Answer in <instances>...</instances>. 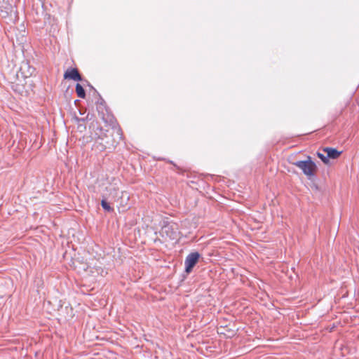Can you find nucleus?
<instances>
[{"mask_svg": "<svg viewBox=\"0 0 359 359\" xmlns=\"http://www.w3.org/2000/svg\"><path fill=\"white\" fill-rule=\"evenodd\" d=\"M114 183L103 182L102 183V189L98 190V193L101 196H107V198L115 199L118 196V187L117 180H114Z\"/></svg>", "mask_w": 359, "mask_h": 359, "instance_id": "nucleus-1", "label": "nucleus"}, {"mask_svg": "<svg viewBox=\"0 0 359 359\" xmlns=\"http://www.w3.org/2000/svg\"><path fill=\"white\" fill-rule=\"evenodd\" d=\"M293 165L301 169L303 173L307 177L313 176L316 170V163L309 156L306 161H298L293 163Z\"/></svg>", "mask_w": 359, "mask_h": 359, "instance_id": "nucleus-2", "label": "nucleus"}, {"mask_svg": "<svg viewBox=\"0 0 359 359\" xmlns=\"http://www.w3.org/2000/svg\"><path fill=\"white\" fill-rule=\"evenodd\" d=\"M162 234L165 235L168 238L174 240L177 238V227L175 223L167 222L161 229Z\"/></svg>", "mask_w": 359, "mask_h": 359, "instance_id": "nucleus-3", "label": "nucleus"}, {"mask_svg": "<svg viewBox=\"0 0 359 359\" xmlns=\"http://www.w3.org/2000/svg\"><path fill=\"white\" fill-rule=\"evenodd\" d=\"M200 256L198 252H191L187 256L184 261L185 271L187 273H190L192 271L193 268L198 262Z\"/></svg>", "mask_w": 359, "mask_h": 359, "instance_id": "nucleus-4", "label": "nucleus"}, {"mask_svg": "<svg viewBox=\"0 0 359 359\" xmlns=\"http://www.w3.org/2000/svg\"><path fill=\"white\" fill-rule=\"evenodd\" d=\"M65 79H71L74 81H81V76L76 69H71L67 71L64 74Z\"/></svg>", "mask_w": 359, "mask_h": 359, "instance_id": "nucleus-5", "label": "nucleus"}, {"mask_svg": "<svg viewBox=\"0 0 359 359\" xmlns=\"http://www.w3.org/2000/svg\"><path fill=\"white\" fill-rule=\"evenodd\" d=\"M323 152L327 154L329 158L336 159L341 154V151H339L334 148L325 147L323 149Z\"/></svg>", "mask_w": 359, "mask_h": 359, "instance_id": "nucleus-6", "label": "nucleus"}, {"mask_svg": "<svg viewBox=\"0 0 359 359\" xmlns=\"http://www.w3.org/2000/svg\"><path fill=\"white\" fill-rule=\"evenodd\" d=\"M102 199L101 201V205L102 207V208L107 211V212H111L113 210V209L111 208V206L109 205V204L107 202V196H103V197H102Z\"/></svg>", "mask_w": 359, "mask_h": 359, "instance_id": "nucleus-7", "label": "nucleus"}, {"mask_svg": "<svg viewBox=\"0 0 359 359\" xmlns=\"http://www.w3.org/2000/svg\"><path fill=\"white\" fill-rule=\"evenodd\" d=\"M76 92L78 97L80 98H84L86 97V92L82 86L79 83L76 85Z\"/></svg>", "mask_w": 359, "mask_h": 359, "instance_id": "nucleus-8", "label": "nucleus"}, {"mask_svg": "<svg viewBox=\"0 0 359 359\" xmlns=\"http://www.w3.org/2000/svg\"><path fill=\"white\" fill-rule=\"evenodd\" d=\"M104 109H105V102L102 97H100L97 102V109L99 113H102Z\"/></svg>", "mask_w": 359, "mask_h": 359, "instance_id": "nucleus-9", "label": "nucleus"}, {"mask_svg": "<svg viewBox=\"0 0 359 359\" xmlns=\"http://www.w3.org/2000/svg\"><path fill=\"white\" fill-rule=\"evenodd\" d=\"M317 156L319 158L321 159V161L325 163V164H328L330 161H329V158L327 155V154H323V153H320V152H318L317 153Z\"/></svg>", "mask_w": 359, "mask_h": 359, "instance_id": "nucleus-10", "label": "nucleus"}, {"mask_svg": "<svg viewBox=\"0 0 359 359\" xmlns=\"http://www.w3.org/2000/svg\"><path fill=\"white\" fill-rule=\"evenodd\" d=\"M114 131L117 133L118 135L120 136V138H121V133H120L121 130L119 128H118V129H115Z\"/></svg>", "mask_w": 359, "mask_h": 359, "instance_id": "nucleus-11", "label": "nucleus"}, {"mask_svg": "<svg viewBox=\"0 0 359 359\" xmlns=\"http://www.w3.org/2000/svg\"><path fill=\"white\" fill-rule=\"evenodd\" d=\"M105 144H109V142L108 141H106V142H105Z\"/></svg>", "mask_w": 359, "mask_h": 359, "instance_id": "nucleus-12", "label": "nucleus"}, {"mask_svg": "<svg viewBox=\"0 0 359 359\" xmlns=\"http://www.w3.org/2000/svg\"><path fill=\"white\" fill-rule=\"evenodd\" d=\"M107 147V145H103V148L105 149Z\"/></svg>", "mask_w": 359, "mask_h": 359, "instance_id": "nucleus-13", "label": "nucleus"}]
</instances>
